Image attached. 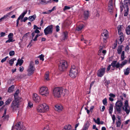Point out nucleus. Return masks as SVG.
<instances>
[{
  "label": "nucleus",
  "instance_id": "50",
  "mask_svg": "<svg viewBox=\"0 0 130 130\" xmlns=\"http://www.w3.org/2000/svg\"><path fill=\"white\" fill-rule=\"evenodd\" d=\"M70 8V7H69L67 6H65L64 8H63V10L64 11L65 10H67V9H69Z\"/></svg>",
  "mask_w": 130,
  "mask_h": 130
},
{
  "label": "nucleus",
  "instance_id": "22",
  "mask_svg": "<svg viewBox=\"0 0 130 130\" xmlns=\"http://www.w3.org/2000/svg\"><path fill=\"white\" fill-rule=\"evenodd\" d=\"M36 17V15L34 14L33 15L29 16L28 18V20L30 21H32L35 20Z\"/></svg>",
  "mask_w": 130,
  "mask_h": 130
},
{
  "label": "nucleus",
  "instance_id": "38",
  "mask_svg": "<svg viewBox=\"0 0 130 130\" xmlns=\"http://www.w3.org/2000/svg\"><path fill=\"white\" fill-rule=\"evenodd\" d=\"M17 62L19 63V66H21L23 63L24 61L22 59L19 58L17 60Z\"/></svg>",
  "mask_w": 130,
  "mask_h": 130
},
{
  "label": "nucleus",
  "instance_id": "64",
  "mask_svg": "<svg viewBox=\"0 0 130 130\" xmlns=\"http://www.w3.org/2000/svg\"><path fill=\"white\" fill-rule=\"evenodd\" d=\"M105 107L104 106H102V109L101 110V111L103 112L104 111L105 109Z\"/></svg>",
  "mask_w": 130,
  "mask_h": 130
},
{
  "label": "nucleus",
  "instance_id": "25",
  "mask_svg": "<svg viewBox=\"0 0 130 130\" xmlns=\"http://www.w3.org/2000/svg\"><path fill=\"white\" fill-rule=\"evenodd\" d=\"M113 108V106L111 104L109 107V113L111 115H112V112Z\"/></svg>",
  "mask_w": 130,
  "mask_h": 130
},
{
  "label": "nucleus",
  "instance_id": "23",
  "mask_svg": "<svg viewBox=\"0 0 130 130\" xmlns=\"http://www.w3.org/2000/svg\"><path fill=\"white\" fill-rule=\"evenodd\" d=\"M128 61L127 60H125L121 64L119 63V68L121 69L127 63Z\"/></svg>",
  "mask_w": 130,
  "mask_h": 130
},
{
  "label": "nucleus",
  "instance_id": "29",
  "mask_svg": "<svg viewBox=\"0 0 130 130\" xmlns=\"http://www.w3.org/2000/svg\"><path fill=\"white\" fill-rule=\"evenodd\" d=\"M84 25L83 24H81L79 25L77 27L76 30L78 31H79L81 30L84 27Z\"/></svg>",
  "mask_w": 130,
  "mask_h": 130
},
{
  "label": "nucleus",
  "instance_id": "57",
  "mask_svg": "<svg viewBox=\"0 0 130 130\" xmlns=\"http://www.w3.org/2000/svg\"><path fill=\"white\" fill-rule=\"evenodd\" d=\"M34 29H41V27H37V26L35 25H34Z\"/></svg>",
  "mask_w": 130,
  "mask_h": 130
},
{
  "label": "nucleus",
  "instance_id": "47",
  "mask_svg": "<svg viewBox=\"0 0 130 130\" xmlns=\"http://www.w3.org/2000/svg\"><path fill=\"white\" fill-rule=\"evenodd\" d=\"M126 6H125L124 5H122V6H120V11L122 12L123 10V8L124 7V8L125 9H126Z\"/></svg>",
  "mask_w": 130,
  "mask_h": 130
},
{
  "label": "nucleus",
  "instance_id": "49",
  "mask_svg": "<svg viewBox=\"0 0 130 130\" xmlns=\"http://www.w3.org/2000/svg\"><path fill=\"white\" fill-rule=\"evenodd\" d=\"M13 41V39H11L10 38H8V39L6 41V43H10L11 42H12Z\"/></svg>",
  "mask_w": 130,
  "mask_h": 130
},
{
  "label": "nucleus",
  "instance_id": "7",
  "mask_svg": "<svg viewBox=\"0 0 130 130\" xmlns=\"http://www.w3.org/2000/svg\"><path fill=\"white\" fill-rule=\"evenodd\" d=\"M19 101L18 98H15L12 102L11 107L13 110H15L18 108Z\"/></svg>",
  "mask_w": 130,
  "mask_h": 130
},
{
  "label": "nucleus",
  "instance_id": "60",
  "mask_svg": "<svg viewBox=\"0 0 130 130\" xmlns=\"http://www.w3.org/2000/svg\"><path fill=\"white\" fill-rule=\"evenodd\" d=\"M43 130H50L48 126H47L46 127H45Z\"/></svg>",
  "mask_w": 130,
  "mask_h": 130
},
{
  "label": "nucleus",
  "instance_id": "18",
  "mask_svg": "<svg viewBox=\"0 0 130 130\" xmlns=\"http://www.w3.org/2000/svg\"><path fill=\"white\" fill-rule=\"evenodd\" d=\"M54 109L56 111L59 112L62 110L63 107L60 105L56 104L55 106Z\"/></svg>",
  "mask_w": 130,
  "mask_h": 130
},
{
  "label": "nucleus",
  "instance_id": "36",
  "mask_svg": "<svg viewBox=\"0 0 130 130\" xmlns=\"http://www.w3.org/2000/svg\"><path fill=\"white\" fill-rule=\"evenodd\" d=\"M14 86L13 85L11 86L10 87H9L8 90V92H12L14 88Z\"/></svg>",
  "mask_w": 130,
  "mask_h": 130
},
{
  "label": "nucleus",
  "instance_id": "56",
  "mask_svg": "<svg viewBox=\"0 0 130 130\" xmlns=\"http://www.w3.org/2000/svg\"><path fill=\"white\" fill-rule=\"evenodd\" d=\"M94 108V106H91L90 107V112H92V111H93V109Z\"/></svg>",
  "mask_w": 130,
  "mask_h": 130
},
{
  "label": "nucleus",
  "instance_id": "37",
  "mask_svg": "<svg viewBox=\"0 0 130 130\" xmlns=\"http://www.w3.org/2000/svg\"><path fill=\"white\" fill-rule=\"evenodd\" d=\"M19 90L17 89L14 94V96L15 99V98H17V97L18 96V95L19 93Z\"/></svg>",
  "mask_w": 130,
  "mask_h": 130
},
{
  "label": "nucleus",
  "instance_id": "51",
  "mask_svg": "<svg viewBox=\"0 0 130 130\" xmlns=\"http://www.w3.org/2000/svg\"><path fill=\"white\" fill-rule=\"evenodd\" d=\"M96 123H97L98 124H100V119L99 118H97V120H96Z\"/></svg>",
  "mask_w": 130,
  "mask_h": 130
},
{
  "label": "nucleus",
  "instance_id": "13",
  "mask_svg": "<svg viewBox=\"0 0 130 130\" xmlns=\"http://www.w3.org/2000/svg\"><path fill=\"white\" fill-rule=\"evenodd\" d=\"M27 12V10H26L24 12L22 13L20 15L19 17L17 19V25L16 26L18 27V24L19 23V20L21 19V21L22 22L23 21V20H22V19L24 18L25 15L26 14Z\"/></svg>",
  "mask_w": 130,
  "mask_h": 130
},
{
  "label": "nucleus",
  "instance_id": "44",
  "mask_svg": "<svg viewBox=\"0 0 130 130\" xmlns=\"http://www.w3.org/2000/svg\"><path fill=\"white\" fill-rule=\"evenodd\" d=\"M13 35L12 33H10L8 36V38H10L11 39H13Z\"/></svg>",
  "mask_w": 130,
  "mask_h": 130
},
{
  "label": "nucleus",
  "instance_id": "30",
  "mask_svg": "<svg viewBox=\"0 0 130 130\" xmlns=\"http://www.w3.org/2000/svg\"><path fill=\"white\" fill-rule=\"evenodd\" d=\"M126 34L127 35H130V25L128 26L125 29Z\"/></svg>",
  "mask_w": 130,
  "mask_h": 130
},
{
  "label": "nucleus",
  "instance_id": "17",
  "mask_svg": "<svg viewBox=\"0 0 130 130\" xmlns=\"http://www.w3.org/2000/svg\"><path fill=\"white\" fill-rule=\"evenodd\" d=\"M108 10L110 13H112L113 11L112 0H110L108 5Z\"/></svg>",
  "mask_w": 130,
  "mask_h": 130
},
{
  "label": "nucleus",
  "instance_id": "5",
  "mask_svg": "<svg viewBox=\"0 0 130 130\" xmlns=\"http://www.w3.org/2000/svg\"><path fill=\"white\" fill-rule=\"evenodd\" d=\"M35 70V68L34 66V62L31 61L30 63L29 67L27 70L28 75L30 76L33 73Z\"/></svg>",
  "mask_w": 130,
  "mask_h": 130
},
{
  "label": "nucleus",
  "instance_id": "33",
  "mask_svg": "<svg viewBox=\"0 0 130 130\" xmlns=\"http://www.w3.org/2000/svg\"><path fill=\"white\" fill-rule=\"evenodd\" d=\"M130 69L129 68H127L125 70H124V74L126 75H128L129 73Z\"/></svg>",
  "mask_w": 130,
  "mask_h": 130
},
{
  "label": "nucleus",
  "instance_id": "55",
  "mask_svg": "<svg viewBox=\"0 0 130 130\" xmlns=\"http://www.w3.org/2000/svg\"><path fill=\"white\" fill-rule=\"evenodd\" d=\"M59 27L58 25H57L56 26V31L58 32L60 30Z\"/></svg>",
  "mask_w": 130,
  "mask_h": 130
},
{
  "label": "nucleus",
  "instance_id": "2",
  "mask_svg": "<svg viewBox=\"0 0 130 130\" xmlns=\"http://www.w3.org/2000/svg\"><path fill=\"white\" fill-rule=\"evenodd\" d=\"M63 91L62 88L56 87L53 90V94L55 97L59 98L62 94Z\"/></svg>",
  "mask_w": 130,
  "mask_h": 130
},
{
  "label": "nucleus",
  "instance_id": "58",
  "mask_svg": "<svg viewBox=\"0 0 130 130\" xmlns=\"http://www.w3.org/2000/svg\"><path fill=\"white\" fill-rule=\"evenodd\" d=\"M109 95L111 97H114L115 96V95L111 93H110Z\"/></svg>",
  "mask_w": 130,
  "mask_h": 130
},
{
  "label": "nucleus",
  "instance_id": "59",
  "mask_svg": "<svg viewBox=\"0 0 130 130\" xmlns=\"http://www.w3.org/2000/svg\"><path fill=\"white\" fill-rule=\"evenodd\" d=\"M111 66V65H110V64L108 66V67H107V71H108L110 69V68Z\"/></svg>",
  "mask_w": 130,
  "mask_h": 130
},
{
  "label": "nucleus",
  "instance_id": "39",
  "mask_svg": "<svg viewBox=\"0 0 130 130\" xmlns=\"http://www.w3.org/2000/svg\"><path fill=\"white\" fill-rule=\"evenodd\" d=\"M121 120H120L119 119V120H118V121H117L116 123V124L117 127H119L121 125Z\"/></svg>",
  "mask_w": 130,
  "mask_h": 130
},
{
  "label": "nucleus",
  "instance_id": "32",
  "mask_svg": "<svg viewBox=\"0 0 130 130\" xmlns=\"http://www.w3.org/2000/svg\"><path fill=\"white\" fill-rule=\"evenodd\" d=\"M16 60L15 58H13L11 59L9 61V63L11 66H12L14 63V61Z\"/></svg>",
  "mask_w": 130,
  "mask_h": 130
},
{
  "label": "nucleus",
  "instance_id": "19",
  "mask_svg": "<svg viewBox=\"0 0 130 130\" xmlns=\"http://www.w3.org/2000/svg\"><path fill=\"white\" fill-rule=\"evenodd\" d=\"M89 15V13L88 11H85L84 12V18L85 19H87Z\"/></svg>",
  "mask_w": 130,
  "mask_h": 130
},
{
  "label": "nucleus",
  "instance_id": "48",
  "mask_svg": "<svg viewBox=\"0 0 130 130\" xmlns=\"http://www.w3.org/2000/svg\"><path fill=\"white\" fill-rule=\"evenodd\" d=\"M8 57V56H6L5 58L1 60V62L2 63H3L7 59Z\"/></svg>",
  "mask_w": 130,
  "mask_h": 130
},
{
  "label": "nucleus",
  "instance_id": "61",
  "mask_svg": "<svg viewBox=\"0 0 130 130\" xmlns=\"http://www.w3.org/2000/svg\"><path fill=\"white\" fill-rule=\"evenodd\" d=\"M94 82L93 81L90 84V88H89V89H91L92 86L93 85V84H94Z\"/></svg>",
  "mask_w": 130,
  "mask_h": 130
},
{
  "label": "nucleus",
  "instance_id": "46",
  "mask_svg": "<svg viewBox=\"0 0 130 130\" xmlns=\"http://www.w3.org/2000/svg\"><path fill=\"white\" fill-rule=\"evenodd\" d=\"M44 56L42 54H41V55L39 56V57L40 58V59L42 60V61H43L44 60Z\"/></svg>",
  "mask_w": 130,
  "mask_h": 130
},
{
  "label": "nucleus",
  "instance_id": "14",
  "mask_svg": "<svg viewBox=\"0 0 130 130\" xmlns=\"http://www.w3.org/2000/svg\"><path fill=\"white\" fill-rule=\"evenodd\" d=\"M110 65L113 68L116 67L117 68H119V70H120V68H119V63H117V61L116 60L113 61Z\"/></svg>",
  "mask_w": 130,
  "mask_h": 130
},
{
  "label": "nucleus",
  "instance_id": "41",
  "mask_svg": "<svg viewBox=\"0 0 130 130\" xmlns=\"http://www.w3.org/2000/svg\"><path fill=\"white\" fill-rule=\"evenodd\" d=\"M49 73L48 72H47L45 76V79L47 80H49Z\"/></svg>",
  "mask_w": 130,
  "mask_h": 130
},
{
  "label": "nucleus",
  "instance_id": "12",
  "mask_svg": "<svg viewBox=\"0 0 130 130\" xmlns=\"http://www.w3.org/2000/svg\"><path fill=\"white\" fill-rule=\"evenodd\" d=\"M105 68H100L97 71V75L98 77H102L104 75L105 72Z\"/></svg>",
  "mask_w": 130,
  "mask_h": 130
},
{
  "label": "nucleus",
  "instance_id": "16",
  "mask_svg": "<svg viewBox=\"0 0 130 130\" xmlns=\"http://www.w3.org/2000/svg\"><path fill=\"white\" fill-rule=\"evenodd\" d=\"M33 100L36 103L39 102L40 100V97L36 94H34L32 97Z\"/></svg>",
  "mask_w": 130,
  "mask_h": 130
},
{
  "label": "nucleus",
  "instance_id": "21",
  "mask_svg": "<svg viewBox=\"0 0 130 130\" xmlns=\"http://www.w3.org/2000/svg\"><path fill=\"white\" fill-rule=\"evenodd\" d=\"M71 129V126L70 124H68L65 126L62 130H70Z\"/></svg>",
  "mask_w": 130,
  "mask_h": 130
},
{
  "label": "nucleus",
  "instance_id": "8",
  "mask_svg": "<svg viewBox=\"0 0 130 130\" xmlns=\"http://www.w3.org/2000/svg\"><path fill=\"white\" fill-rule=\"evenodd\" d=\"M125 6H126V9L124 10V16H126L128 14L129 10L128 6L129 5H130V0H125L124 1Z\"/></svg>",
  "mask_w": 130,
  "mask_h": 130
},
{
  "label": "nucleus",
  "instance_id": "1",
  "mask_svg": "<svg viewBox=\"0 0 130 130\" xmlns=\"http://www.w3.org/2000/svg\"><path fill=\"white\" fill-rule=\"evenodd\" d=\"M48 106L45 103L39 105L37 107V111L40 113H44L48 111Z\"/></svg>",
  "mask_w": 130,
  "mask_h": 130
},
{
  "label": "nucleus",
  "instance_id": "4",
  "mask_svg": "<svg viewBox=\"0 0 130 130\" xmlns=\"http://www.w3.org/2000/svg\"><path fill=\"white\" fill-rule=\"evenodd\" d=\"M77 71L75 68V66H72L69 72V75L72 78H74L77 76Z\"/></svg>",
  "mask_w": 130,
  "mask_h": 130
},
{
  "label": "nucleus",
  "instance_id": "62",
  "mask_svg": "<svg viewBox=\"0 0 130 130\" xmlns=\"http://www.w3.org/2000/svg\"><path fill=\"white\" fill-rule=\"evenodd\" d=\"M124 55H121V60H123L124 59Z\"/></svg>",
  "mask_w": 130,
  "mask_h": 130
},
{
  "label": "nucleus",
  "instance_id": "63",
  "mask_svg": "<svg viewBox=\"0 0 130 130\" xmlns=\"http://www.w3.org/2000/svg\"><path fill=\"white\" fill-rule=\"evenodd\" d=\"M40 32V31L37 29H36L35 31V33H38Z\"/></svg>",
  "mask_w": 130,
  "mask_h": 130
},
{
  "label": "nucleus",
  "instance_id": "11",
  "mask_svg": "<svg viewBox=\"0 0 130 130\" xmlns=\"http://www.w3.org/2000/svg\"><path fill=\"white\" fill-rule=\"evenodd\" d=\"M128 101H125L124 106L123 107V110L125 111L127 114H128L130 111V108L128 106Z\"/></svg>",
  "mask_w": 130,
  "mask_h": 130
},
{
  "label": "nucleus",
  "instance_id": "52",
  "mask_svg": "<svg viewBox=\"0 0 130 130\" xmlns=\"http://www.w3.org/2000/svg\"><path fill=\"white\" fill-rule=\"evenodd\" d=\"M5 33L4 32H2L0 34V37H2L5 36Z\"/></svg>",
  "mask_w": 130,
  "mask_h": 130
},
{
  "label": "nucleus",
  "instance_id": "10",
  "mask_svg": "<svg viewBox=\"0 0 130 130\" xmlns=\"http://www.w3.org/2000/svg\"><path fill=\"white\" fill-rule=\"evenodd\" d=\"M39 93L42 95H47L49 94L48 88L46 87H41L40 89Z\"/></svg>",
  "mask_w": 130,
  "mask_h": 130
},
{
  "label": "nucleus",
  "instance_id": "45",
  "mask_svg": "<svg viewBox=\"0 0 130 130\" xmlns=\"http://www.w3.org/2000/svg\"><path fill=\"white\" fill-rule=\"evenodd\" d=\"M15 54V52L14 51H11L9 52V55L10 56L14 55Z\"/></svg>",
  "mask_w": 130,
  "mask_h": 130
},
{
  "label": "nucleus",
  "instance_id": "31",
  "mask_svg": "<svg viewBox=\"0 0 130 130\" xmlns=\"http://www.w3.org/2000/svg\"><path fill=\"white\" fill-rule=\"evenodd\" d=\"M90 125V124L88 121H87L83 127L88 129Z\"/></svg>",
  "mask_w": 130,
  "mask_h": 130
},
{
  "label": "nucleus",
  "instance_id": "24",
  "mask_svg": "<svg viewBox=\"0 0 130 130\" xmlns=\"http://www.w3.org/2000/svg\"><path fill=\"white\" fill-rule=\"evenodd\" d=\"M6 109H5L4 110V112L3 114V116L2 117V118H4V119H6L8 120L9 117V116L8 115H6Z\"/></svg>",
  "mask_w": 130,
  "mask_h": 130
},
{
  "label": "nucleus",
  "instance_id": "6",
  "mask_svg": "<svg viewBox=\"0 0 130 130\" xmlns=\"http://www.w3.org/2000/svg\"><path fill=\"white\" fill-rule=\"evenodd\" d=\"M13 129L14 130H25L26 128L24 126L21 125V123L19 122L15 126L12 127V130Z\"/></svg>",
  "mask_w": 130,
  "mask_h": 130
},
{
  "label": "nucleus",
  "instance_id": "27",
  "mask_svg": "<svg viewBox=\"0 0 130 130\" xmlns=\"http://www.w3.org/2000/svg\"><path fill=\"white\" fill-rule=\"evenodd\" d=\"M105 81L104 82V84L105 85L106 87L107 88H108V85L110 83V80H107L106 78L104 79Z\"/></svg>",
  "mask_w": 130,
  "mask_h": 130
},
{
  "label": "nucleus",
  "instance_id": "40",
  "mask_svg": "<svg viewBox=\"0 0 130 130\" xmlns=\"http://www.w3.org/2000/svg\"><path fill=\"white\" fill-rule=\"evenodd\" d=\"M64 35V37L63 38V39L65 40L67 38L68 35V32L67 31L64 32L63 33Z\"/></svg>",
  "mask_w": 130,
  "mask_h": 130
},
{
  "label": "nucleus",
  "instance_id": "35",
  "mask_svg": "<svg viewBox=\"0 0 130 130\" xmlns=\"http://www.w3.org/2000/svg\"><path fill=\"white\" fill-rule=\"evenodd\" d=\"M122 48L121 46H119L118 48L117 51L118 53L119 54H120L122 51Z\"/></svg>",
  "mask_w": 130,
  "mask_h": 130
},
{
  "label": "nucleus",
  "instance_id": "43",
  "mask_svg": "<svg viewBox=\"0 0 130 130\" xmlns=\"http://www.w3.org/2000/svg\"><path fill=\"white\" fill-rule=\"evenodd\" d=\"M12 101L11 99H8L5 102V104L6 105H8L9 104L11 101Z\"/></svg>",
  "mask_w": 130,
  "mask_h": 130
},
{
  "label": "nucleus",
  "instance_id": "26",
  "mask_svg": "<svg viewBox=\"0 0 130 130\" xmlns=\"http://www.w3.org/2000/svg\"><path fill=\"white\" fill-rule=\"evenodd\" d=\"M102 35L103 36H104L105 37L107 38L108 35L107 30H104L103 31V33L102 34Z\"/></svg>",
  "mask_w": 130,
  "mask_h": 130
},
{
  "label": "nucleus",
  "instance_id": "15",
  "mask_svg": "<svg viewBox=\"0 0 130 130\" xmlns=\"http://www.w3.org/2000/svg\"><path fill=\"white\" fill-rule=\"evenodd\" d=\"M118 32L120 36L119 37V43L120 44L122 43V42L124 40V37L123 36V34L121 32H120V31H121V29H120V28H119V27H118Z\"/></svg>",
  "mask_w": 130,
  "mask_h": 130
},
{
  "label": "nucleus",
  "instance_id": "28",
  "mask_svg": "<svg viewBox=\"0 0 130 130\" xmlns=\"http://www.w3.org/2000/svg\"><path fill=\"white\" fill-rule=\"evenodd\" d=\"M123 105L122 102L121 101H118L115 104V106H119L122 107Z\"/></svg>",
  "mask_w": 130,
  "mask_h": 130
},
{
  "label": "nucleus",
  "instance_id": "9",
  "mask_svg": "<svg viewBox=\"0 0 130 130\" xmlns=\"http://www.w3.org/2000/svg\"><path fill=\"white\" fill-rule=\"evenodd\" d=\"M53 29V25H52L48 26L44 30L45 34L47 35L48 34H51L52 33Z\"/></svg>",
  "mask_w": 130,
  "mask_h": 130
},
{
  "label": "nucleus",
  "instance_id": "42",
  "mask_svg": "<svg viewBox=\"0 0 130 130\" xmlns=\"http://www.w3.org/2000/svg\"><path fill=\"white\" fill-rule=\"evenodd\" d=\"M103 103V104L105 105H107V99L106 98L104 99L102 101Z\"/></svg>",
  "mask_w": 130,
  "mask_h": 130
},
{
  "label": "nucleus",
  "instance_id": "34",
  "mask_svg": "<svg viewBox=\"0 0 130 130\" xmlns=\"http://www.w3.org/2000/svg\"><path fill=\"white\" fill-rule=\"evenodd\" d=\"M10 14V13H8L4 15L3 17H2L1 18H0L2 21L3 20L6 19L8 17L9 15Z\"/></svg>",
  "mask_w": 130,
  "mask_h": 130
},
{
  "label": "nucleus",
  "instance_id": "3",
  "mask_svg": "<svg viewBox=\"0 0 130 130\" xmlns=\"http://www.w3.org/2000/svg\"><path fill=\"white\" fill-rule=\"evenodd\" d=\"M68 67L67 62L64 60H62L60 61L59 64V69L61 71H65Z\"/></svg>",
  "mask_w": 130,
  "mask_h": 130
},
{
  "label": "nucleus",
  "instance_id": "53",
  "mask_svg": "<svg viewBox=\"0 0 130 130\" xmlns=\"http://www.w3.org/2000/svg\"><path fill=\"white\" fill-rule=\"evenodd\" d=\"M33 106V104L31 102H29L28 104V106L30 108L31 107Z\"/></svg>",
  "mask_w": 130,
  "mask_h": 130
},
{
  "label": "nucleus",
  "instance_id": "20",
  "mask_svg": "<svg viewBox=\"0 0 130 130\" xmlns=\"http://www.w3.org/2000/svg\"><path fill=\"white\" fill-rule=\"evenodd\" d=\"M121 107L119 106H115V110L119 113H120L121 112Z\"/></svg>",
  "mask_w": 130,
  "mask_h": 130
},
{
  "label": "nucleus",
  "instance_id": "54",
  "mask_svg": "<svg viewBox=\"0 0 130 130\" xmlns=\"http://www.w3.org/2000/svg\"><path fill=\"white\" fill-rule=\"evenodd\" d=\"M24 69V68L23 66H21L20 67V72H22L23 71Z\"/></svg>",
  "mask_w": 130,
  "mask_h": 130
}]
</instances>
